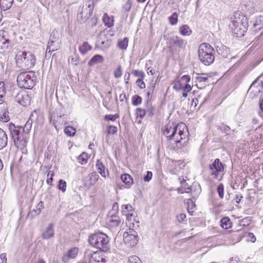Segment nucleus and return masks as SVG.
Returning a JSON list of instances; mask_svg holds the SVG:
<instances>
[{
    "instance_id": "nucleus-42",
    "label": "nucleus",
    "mask_w": 263,
    "mask_h": 263,
    "mask_svg": "<svg viewBox=\"0 0 263 263\" xmlns=\"http://www.w3.org/2000/svg\"><path fill=\"white\" fill-rule=\"evenodd\" d=\"M217 191L220 198H223L224 196V186L221 183L219 184L217 187Z\"/></svg>"
},
{
    "instance_id": "nucleus-40",
    "label": "nucleus",
    "mask_w": 263,
    "mask_h": 263,
    "mask_svg": "<svg viewBox=\"0 0 263 263\" xmlns=\"http://www.w3.org/2000/svg\"><path fill=\"white\" fill-rule=\"evenodd\" d=\"M133 3L132 0H127V2L122 6L123 10L125 12H128L130 11Z\"/></svg>"
},
{
    "instance_id": "nucleus-45",
    "label": "nucleus",
    "mask_w": 263,
    "mask_h": 263,
    "mask_svg": "<svg viewBox=\"0 0 263 263\" xmlns=\"http://www.w3.org/2000/svg\"><path fill=\"white\" fill-rule=\"evenodd\" d=\"M208 79V77L205 73H202L196 77V80L199 82H206Z\"/></svg>"
},
{
    "instance_id": "nucleus-38",
    "label": "nucleus",
    "mask_w": 263,
    "mask_h": 263,
    "mask_svg": "<svg viewBox=\"0 0 263 263\" xmlns=\"http://www.w3.org/2000/svg\"><path fill=\"white\" fill-rule=\"evenodd\" d=\"M178 14L176 12L174 13L171 16L168 17L170 23L172 25H176L178 22Z\"/></svg>"
},
{
    "instance_id": "nucleus-39",
    "label": "nucleus",
    "mask_w": 263,
    "mask_h": 263,
    "mask_svg": "<svg viewBox=\"0 0 263 263\" xmlns=\"http://www.w3.org/2000/svg\"><path fill=\"white\" fill-rule=\"evenodd\" d=\"M66 182L65 181L61 179L59 181V184L58 185V187L59 190L62 191L63 192H65L66 190Z\"/></svg>"
},
{
    "instance_id": "nucleus-26",
    "label": "nucleus",
    "mask_w": 263,
    "mask_h": 263,
    "mask_svg": "<svg viewBox=\"0 0 263 263\" xmlns=\"http://www.w3.org/2000/svg\"><path fill=\"white\" fill-rule=\"evenodd\" d=\"M92 47L87 42H85L83 44L79 46V51L83 54H85L88 51L91 50Z\"/></svg>"
},
{
    "instance_id": "nucleus-17",
    "label": "nucleus",
    "mask_w": 263,
    "mask_h": 263,
    "mask_svg": "<svg viewBox=\"0 0 263 263\" xmlns=\"http://www.w3.org/2000/svg\"><path fill=\"white\" fill-rule=\"evenodd\" d=\"M78 249L76 247L69 249L67 252L63 255L62 260L64 263H68L70 259L75 258L78 253Z\"/></svg>"
},
{
    "instance_id": "nucleus-3",
    "label": "nucleus",
    "mask_w": 263,
    "mask_h": 263,
    "mask_svg": "<svg viewBox=\"0 0 263 263\" xmlns=\"http://www.w3.org/2000/svg\"><path fill=\"white\" fill-rule=\"evenodd\" d=\"M215 53L214 48L209 43H203L198 47V59L204 65L209 66L214 62Z\"/></svg>"
},
{
    "instance_id": "nucleus-34",
    "label": "nucleus",
    "mask_w": 263,
    "mask_h": 263,
    "mask_svg": "<svg viewBox=\"0 0 263 263\" xmlns=\"http://www.w3.org/2000/svg\"><path fill=\"white\" fill-rule=\"evenodd\" d=\"M65 134L69 137L73 136L76 132V129L71 126H68L64 129Z\"/></svg>"
},
{
    "instance_id": "nucleus-55",
    "label": "nucleus",
    "mask_w": 263,
    "mask_h": 263,
    "mask_svg": "<svg viewBox=\"0 0 263 263\" xmlns=\"http://www.w3.org/2000/svg\"><path fill=\"white\" fill-rule=\"evenodd\" d=\"M118 210H119V206H118V203L117 202L114 203V204L112 205V211L113 212L112 213H114L116 215V213H118Z\"/></svg>"
},
{
    "instance_id": "nucleus-11",
    "label": "nucleus",
    "mask_w": 263,
    "mask_h": 263,
    "mask_svg": "<svg viewBox=\"0 0 263 263\" xmlns=\"http://www.w3.org/2000/svg\"><path fill=\"white\" fill-rule=\"evenodd\" d=\"M123 240L128 246H135L138 241L137 232L133 229H128L123 234Z\"/></svg>"
},
{
    "instance_id": "nucleus-14",
    "label": "nucleus",
    "mask_w": 263,
    "mask_h": 263,
    "mask_svg": "<svg viewBox=\"0 0 263 263\" xmlns=\"http://www.w3.org/2000/svg\"><path fill=\"white\" fill-rule=\"evenodd\" d=\"M7 32L4 30H0V50L3 52H9L11 49V41L6 37Z\"/></svg>"
},
{
    "instance_id": "nucleus-53",
    "label": "nucleus",
    "mask_w": 263,
    "mask_h": 263,
    "mask_svg": "<svg viewBox=\"0 0 263 263\" xmlns=\"http://www.w3.org/2000/svg\"><path fill=\"white\" fill-rule=\"evenodd\" d=\"M219 129L224 133H226L229 132L231 128L229 126L222 124V125L219 126Z\"/></svg>"
},
{
    "instance_id": "nucleus-15",
    "label": "nucleus",
    "mask_w": 263,
    "mask_h": 263,
    "mask_svg": "<svg viewBox=\"0 0 263 263\" xmlns=\"http://www.w3.org/2000/svg\"><path fill=\"white\" fill-rule=\"evenodd\" d=\"M15 100L20 105L26 106L30 104L31 98L27 92L23 91L16 95Z\"/></svg>"
},
{
    "instance_id": "nucleus-54",
    "label": "nucleus",
    "mask_w": 263,
    "mask_h": 263,
    "mask_svg": "<svg viewBox=\"0 0 263 263\" xmlns=\"http://www.w3.org/2000/svg\"><path fill=\"white\" fill-rule=\"evenodd\" d=\"M185 218H186V215L184 214L181 213L177 216V221L180 223L183 221L185 219Z\"/></svg>"
},
{
    "instance_id": "nucleus-7",
    "label": "nucleus",
    "mask_w": 263,
    "mask_h": 263,
    "mask_svg": "<svg viewBox=\"0 0 263 263\" xmlns=\"http://www.w3.org/2000/svg\"><path fill=\"white\" fill-rule=\"evenodd\" d=\"M35 80L33 72H22L17 76V83L21 88L31 89L35 85Z\"/></svg>"
},
{
    "instance_id": "nucleus-61",
    "label": "nucleus",
    "mask_w": 263,
    "mask_h": 263,
    "mask_svg": "<svg viewBox=\"0 0 263 263\" xmlns=\"http://www.w3.org/2000/svg\"><path fill=\"white\" fill-rule=\"evenodd\" d=\"M229 263H240V259L237 257H233L230 259Z\"/></svg>"
},
{
    "instance_id": "nucleus-24",
    "label": "nucleus",
    "mask_w": 263,
    "mask_h": 263,
    "mask_svg": "<svg viewBox=\"0 0 263 263\" xmlns=\"http://www.w3.org/2000/svg\"><path fill=\"white\" fill-rule=\"evenodd\" d=\"M103 58L102 55L96 54L94 55L88 62V65L90 66H93L94 65L102 63L103 62Z\"/></svg>"
},
{
    "instance_id": "nucleus-59",
    "label": "nucleus",
    "mask_w": 263,
    "mask_h": 263,
    "mask_svg": "<svg viewBox=\"0 0 263 263\" xmlns=\"http://www.w3.org/2000/svg\"><path fill=\"white\" fill-rule=\"evenodd\" d=\"M248 237L250 239V241L254 242L256 240V237L254 236V235L252 233H248Z\"/></svg>"
},
{
    "instance_id": "nucleus-2",
    "label": "nucleus",
    "mask_w": 263,
    "mask_h": 263,
    "mask_svg": "<svg viewBox=\"0 0 263 263\" xmlns=\"http://www.w3.org/2000/svg\"><path fill=\"white\" fill-rule=\"evenodd\" d=\"M163 134L167 140H173L176 143H179L187 137L189 132L187 126L183 123L177 125L170 123L165 126Z\"/></svg>"
},
{
    "instance_id": "nucleus-21",
    "label": "nucleus",
    "mask_w": 263,
    "mask_h": 263,
    "mask_svg": "<svg viewBox=\"0 0 263 263\" xmlns=\"http://www.w3.org/2000/svg\"><path fill=\"white\" fill-rule=\"evenodd\" d=\"M8 142V137L6 132L0 128V149L5 147Z\"/></svg>"
},
{
    "instance_id": "nucleus-63",
    "label": "nucleus",
    "mask_w": 263,
    "mask_h": 263,
    "mask_svg": "<svg viewBox=\"0 0 263 263\" xmlns=\"http://www.w3.org/2000/svg\"><path fill=\"white\" fill-rule=\"evenodd\" d=\"M182 81H185L186 83H188L190 81V77L189 76L185 75L181 77Z\"/></svg>"
},
{
    "instance_id": "nucleus-49",
    "label": "nucleus",
    "mask_w": 263,
    "mask_h": 263,
    "mask_svg": "<svg viewBox=\"0 0 263 263\" xmlns=\"http://www.w3.org/2000/svg\"><path fill=\"white\" fill-rule=\"evenodd\" d=\"M117 132V128L114 125H109L107 127V133L108 134H115Z\"/></svg>"
},
{
    "instance_id": "nucleus-18",
    "label": "nucleus",
    "mask_w": 263,
    "mask_h": 263,
    "mask_svg": "<svg viewBox=\"0 0 263 263\" xmlns=\"http://www.w3.org/2000/svg\"><path fill=\"white\" fill-rule=\"evenodd\" d=\"M53 224L49 223L43 231L42 237L44 239H49L54 237V230Z\"/></svg>"
},
{
    "instance_id": "nucleus-23",
    "label": "nucleus",
    "mask_w": 263,
    "mask_h": 263,
    "mask_svg": "<svg viewBox=\"0 0 263 263\" xmlns=\"http://www.w3.org/2000/svg\"><path fill=\"white\" fill-rule=\"evenodd\" d=\"M253 27L255 31L260 30L263 28V16H259L256 18L253 23Z\"/></svg>"
},
{
    "instance_id": "nucleus-57",
    "label": "nucleus",
    "mask_w": 263,
    "mask_h": 263,
    "mask_svg": "<svg viewBox=\"0 0 263 263\" xmlns=\"http://www.w3.org/2000/svg\"><path fill=\"white\" fill-rule=\"evenodd\" d=\"M1 91L2 93H4L6 92L5 84L3 81H0V92Z\"/></svg>"
},
{
    "instance_id": "nucleus-48",
    "label": "nucleus",
    "mask_w": 263,
    "mask_h": 263,
    "mask_svg": "<svg viewBox=\"0 0 263 263\" xmlns=\"http://www.w3.org/2000/svg\"><path fill=\"white\" fill-rule=\"evenodd\" d=\"M133 74L135 76V77H138L139 78V79H144V77H145V74L144 73V72L142 71H139L138 70H135L133 72Z\"/></svg>"
},
{
    "instance_id": "nucleus-35",
    "label": "nucleus",
    "mask_w": 263,
    "mask_h": 263,
    "mask_svg": "<svg viewBox=\"0 0 263 263\" xmlns=\"http://www.w3.org/2000/svg\"><path fill=\"white\" fill-rule=\"evenodd\" d=\"M187 211L189 213L192 215L194 212V209L195 207V204L192 199H189L187 202Z\"/></svg>"
},
{
    "instance_id": "nucleus-29",
    "label": "nucleus",
    "mask_w": 263,
    "mask_h": 263,
    "mask_svg": "<svg viewBox=\"0 0 263 263\" xmlns=\"http://www.w3.org/2000/svg\"><path fill=\"white\" fill-rule=\"evenodd\" d=\"M13 2V0H0V6L3 10H6L11 7Z\"/></svg>"
},
{
    "instance_id": "nucleus-1",
    "label": "nucleus",
    "mask_w": 263,
    "mask_h": 263,
    "mask_svg": "<svg viewBox=\"0 0 263 263\" xmlns=\"http://www.w3.org/2000/svg\"><path fill=\"white\" fill-rule=\"evenodd\" d=\"M31 126L32 122L29 120L26 123L24 127L16 126L12 123L9 124V129L10 136L16 147L22 149L26 146L27 135L31 130Z\"/></svg>"
},
{
    "instance_id": "nucleus-28",
    "label": "nucleus",
    "mask_w": 263,
    "mask_h": 263,
    "mask_svg": "<svg viewBox=\"0 0 263 263\" xmlns=\"http://www.w3.org/2000/svg\"><path fill=\"white\" fill-rule=\"evenodd\" d=\"M96 167L99 171V173L101 174L102 177H106V173L105 171V167L102 163V162L100 160H98L96 163Z\"/></svg>"
},
{
    "instance_id": "nucleus-4",
    "label": "nucleus",
    "mask_w": 263,
    "mask_h": 263,
    "mask_svg": "<svg viewBox=\"0 0 263 263\" xmlns=\"http://www.w3.org/2000/svg\"><path fill=\"white\" fill-rule=\"evenodd\" d=\"M15 53V62L20 67L31 68L34 66L35 58L31 52L17 50Z\"/></svg>"
},
{
    "instance_id": "nucleus-56",
    "label": "nucleus",
    "mask_w": 263,
    "mask_h": 263,
    "mask_svg": "<svg viewBox=\"0 0 263 263\" xmlns=\"http://www.w3.org/2000/svg\"><path fill=\"white\" fill-rule=\"evenodd\" d=\"M148 90L147 91V92L146 93V95H147V98H149V96L152 95V94L153 93V92L154 90L155 86L152 85L151 87H148Z\"/></svg>"
},
{
    "instance_id": "nucleus-27",
    "label": "nucleus",
    "mask_w": 263,
    "mask_h": 263,
    "mask_svg": "<svg viewBox=\"0 0 263 263\" xmlns=\"http://www.w3.org/2000/svg\"><path fill=\"white\" fill-rule=\"evenodd\" d=\"M221 227L224 229H228L231 227L232 222L230 218L228 217L222 218L220 221Z\"/></svg>"
},
{
    "instance_id": "nucleus-9",
    "label": "nucleus",
    "mask_w": 263,
    "mask_h": 263,
    "mask_svg": "<svg viewBox=\"0 0 263 263\" xmlns=\"http://www.w3.org/2000/svg\"><path fill=\"white\" fill-rule=\"evenodd\" d=\"M226 167V164L222 163L219 159H216L209 166L211 175L219 180H221Z\"/></svg>"
},
{
    "instance_id": "nucleus-43",
    "label": "nucleus",
    "mask_w": 263,
    "mask_h": 263,
    "mask_svg": "<svg viewBox=\"0 0 263 263\" xmlns=\"http://www.w3.org/2000/svg\"><path fill=\"white\" fill-rule=\"evenodd\" d=\"M129 263H142L139 257L136 255L130 256L128 258Z\"/></svg>"
},
{
    "instance_id": "nucleus-37",
    "label": "nucleus",
    "mask_w": 263,
    "mask_h": 263,
    "mask_svg": "<svg viewBox=\"0 0 263 263\" xmlns=\"http://www.w3.org/2000/svg\"><path fill=\"white\" fill-rule=\"evenodd\" d=\"M142 98L138 95H135L132 97V104L134 106H138L142 103Z\"/></svg>"
},
{
    "instance_id": "nucleus-58",
    "label": "nucleus",
    "mask_w": 263,
    "mask_h": 263,
    "mask_svg": "<svg viewBox=\"0 0 263 263\" xmlns=\"http://www.w3.org/2000/svg\"><path fill=\"white\" fill-rule=\"evenodd\" d=\"M6 92L4 93H2L1 91L0 92V104H3L5 102V100L6 99Z\"/></svg>"
},
{
    "instance_id": "nucleus-41",
    "label": "nucleus",
    "mask_w": 263,
    "mask_h": 263,
    "mask_svg": "<svg viewBox=\"0 0 263 263\" xmlns=\"http://www.w3.org/2000/svg\"><path fill=\"white\" fill-rule=\"evenodd\" d=\"M0 120L3 122H7L9 120L8 111L0 114Z\"/></svg>"
},
{
    "instance_id": "nucleus-64",
    "label": "nucleus",
    "mask_w": 263,
    "mask_h": 263,
    "mask_svg": "<svg viewBox=\"0 0 263 263\" xmlns=\"http://www.w3.org/2000/svg\"><path fill=\"white\" fill-rule=\"evenodd\" d=\"M71 63H73L74 65H77L78 62V59L77 57H71Z\"/></svg>"
},
{
    "instance_id": "nucleus-8",
    "label": "nucleus",
    "mask_w": 263,
    "mask_h": 263,
    "mask_svg": "<svg viewBox=\"0 0 263 263\" xmlns=\"http://www.w3.org/2000/svg\"><path fill=\"white\" fill-rule=\"evenodd\" d=\"M93 8L92 1H85L77 15L78 21L81 23L85 22L91 16Z\"/></svg>"
},
{
    "instance_id": "nucleus-19",
    "label": "nucleus",
    "mask_w": 263,
    "mask_h": 263,
    "mask_svg": "<svg viewBox=\"0 0 263 263\" xmlns=\"http://www.w3.org/2000/svg\"><path fill=\"white\" fill-rule=\"evenodd\" d=\"M44 203L41 201L36 205V209L33 210L29 213L28 216H30L31 218H33L35 216L39 215L42 211V210L44 208Z\"/></svg>"
},
{
    "instance_id": "nucleus-6",
    "label": "nucleus",
    "mask_w": 263,
    "mask_h": 263,
    "mask_svg": "<svg viewBox=\"0 0 263 263\" xmlns=\"http://www.w3.org/2000/svg\"><path fill=\"white\" fill-rule=\"evenodd\" d=\"M109 241L108 237L103 233L94 234L89 237L90 244L104 252L109 249Z\"/></svg>"
},
{
    "instance_id": "nucleus-12",
    "label": "nucleus",
    "mask_w": 263,
    "mask_h": 263,
    "mask_svg": "<svg viewBox=\"0 0 263 263\" xmlns=\"http://www.w3.org/2000/svg\"><path fill=\"white\" fill-rule=\"evenodd\" d=\"M101 251H93L87 249L84 253V259L88 263H100L102 262L103 258L100 256Z\"/></svg>"
},
{
    "instance_id": "nucleus-36",
    "label": "nucleus",
    "mask_w": 263,
    "mask_h": 263,
    "mask_svg": "<svg viewBox=\"0 0 263 263\" xmlns=\"http://www.w3.org/2000/svg\"><path fill=\"white\" fill-rule=\"evenodd\" d=\"M88 160V155L85 153H82L78 157V160L81 164H86Z\"/></svg>"
},
{
    "instance_id": "nucleus-50",
    "label": "nucleus",
    "mask_w": 263,
    "mask_h": 263,
    "mask_svg": "<svg viewBox=\"0 0 263 263\" xmlns=\"http://www.w3.org/2000/svg\"><path fill=\"white\" fill-rule=\"evenodd\" d=\"M54 176V173L53 172H49L47 174V179L46 180V182L48 184H51L53 179L52 177Z\"/></svg>"
},
{
    "instance_id": "nucleus-25",
    "label": "nucleus",
    "mask_w": 263,
    "mask_h": 263,
    "mask_svg": "<svg viewBox=\"0 0 263 263\" xmlns=\"http://www.w3.org/2000/svg\"><path fill=\"white\" fill-rule=\"evenodd\" d=\"M121 180L127 186L126 187L128 188L131 184L133 183L132 177L127 174H124L122 175L121 176Z\"/></svg>"
},
{
    "instance_id": "nucleus-47",
    "label": "nucleus",
    "mask_w": 263,
    "mask_h": 263,
    "mask_svg": "<svg viewBox=\"0 0 263 263\" xmlns=\"http://www.w3.org/2000/svg\"><path fill=\"white\" fill-rule=\"evenodd\" d=\"M145 110L142 108H138L136 110V115L137 117L143 118L145 116Z\"/></svg>"
},
{
    "instance_id": "nucleus-62",
    "label": "nucleus",
    "mask_w": 263,
    "mask_h": 263,
    "mask_svg": "<svg viewBox=\"0 0 263 263\" xmlns=\"http://www.w3.org/2000/svg\"><path fill=\"white\" fill-rule=\"evenodd\" d=\"M192 89V87L190 85L186 84L183 88L184 91L190 92Z\"/></svg>"
},
{
    "instance_id": "nucleus-20",
    "label": "nucleus",
    "mask_w": 263,
    "mask_h": 263,
    "mask_svg": "<svg viewBox=\"0 0 263 263\" xmlns=\"http://www.w3.org/2000/svg\"><path fill=\"white\" fill-rule=\"evenodd\" d=\"M216 50L219 54L222 57L227 58L230 54V48L226 46L222 45L221 46H217L216 47Z\"/></svg>"
},
{
    "instance_id": "nucleus-5",
    "label": "nucleus",
    "mask_w": 263,
    "mask_h": 263,
    "mask_svg": "<svg viewBox=\"0 0 263 263\" xmlns=\"http://www.w3.org/2000/svg\"><path fill=\"white\" fill-rule=\"evenodd\" d=\"M237 17L236 15L232 17L231 23L229 24V27L231 29L233 34L237 37L243 36L247 30V23L246 18H244L243 15Z\"/></svg>"
},
{
    "instance_id": "nucleus-31",
    "label": "nucleus",
    "mask_w": 263,
    "mask_h": 263,
    "mask_svg": "<svg viewBox=\"0 0 263 263\" xmlns=\"http://www.w3.org/2000/svg\"><path fill=\"white\" fill-rule=\"evenodd\" d=\"M133 210V206L129 204L123 205L121 207V213L123 215L129 214Z\"/></svg>"
},
{
    "instance_id": "nucleus-30",
    "label": "nucleus",
    "mask_w": 263,
    "mask_h": 263,
    "mask_svg": "<svg viewBox=\"0 0 263 263\" xmlns=\"http://www.w3.org/2000/svg\"><path fill=\"white\" fill-rule=\"evenodd\" d=\"M99 178V176L97 174L96 172H92L89 174L88 176V178L89 179V185H93L98 180Z\"/></svg>"
},
{
    "instance_id": "nucleus-44",
    "label": "nucleus",
    "mask_w": 263,
    "mask_h": 263,
    "mask_svg": "<svg viewBox=\"0 0 263 263\" xmlns=\"http://www.w3.org/2000/svg\"><path fill=\"white\" fill-rule=\"evenodd\" d=\"M114 74L116 78H119L122 76V68L120 65H119L118 67L115 69L114 72Z\"/></svg>"
},
{
    "instance_id": "nucleus-51",
    "label": "nucleus",
    "mask_w": 263,
    "mask_h": 263,
    "mask_svg": "<svg viewBox=\"0 0 263 263\" xmlns=\"http://www.w3.org/2000/svg\"><path fill=\"white\" fill-rule=\"evenodd\" d=\"M152 176V173L150 171H147L146 172V175H145L143 177V180L145 182H148L151 180Z\"/></svg>"
},
{
    "instance_id": "nucleus-10",
    "label": "nucleus",
    "mask_w": 263,
    "mask_h": 263,
    "mask_svg": "<svg viewBox=\"0 0 263 263\" xmlns=\"http://www.w3.org/2000/svg\"><path fill=\"white\" fill-rule=\"evenodd\" d=\"M60 35V33L58 31L54 30L52 31L49 39L46 52L51 53L60 48L61 40Z\"/></svg>"
},
{
    "instance_id": "nucleus-32",
    "label": "nucleus",
    "mask_w": 263,
    "mask_h": 263,
    "mask_svg": "<svg viewBox=\"0 0 263 263\" xmlns=\"http://www.w3.org/2000/svg\"><path fill=\"white\" fill-rule=\"evenodd\" d=\"M128 43V39L124 37L123 40L119 41L118 43V47L122 50H126Z\"/></svg>"
},
{
    "instance_id": "nucleus-46",
    "label": "nucleus",
    "mask_w": 263,
    "mask_h": 263,
    "mask_svg": "<svg viewBox=\"0 0 263 263\" xmlns=\"http://www.w3.org/2000/svg\"><path fill=\"white\" fill-rule=\"evenodd\" d=\"M119 117L118 114L115 115H107L104 117V119L107 121H115L117 118Z\"/></svg>"
},
{
    "instance_id": "nucleus-52",
    "label": "nucleus",
    "mask_w": 263,
    "mask_h": 263,
    "mask_svg": "<svg viewBox=\"0 0 263 263\" xmlns=\"http://www.w3.org/2000/svg\"><path fill=\"white\" fill-rule=\"evenodd\" d=\"M143 79H138L136 82L137 85L141 89H143L145 87V84L144 82L143 81Z\"/></svg>"
},
{
    "instance_id": "nucleus-22",
    "label": "nucleus",
    "mask_w": 263,
    "mask_h": 263,
    "mask_svg": "<svg viewBox=\"0 0 263 263\" xmlns=\"http://www.w3.org/2000/svg\"><path fill=\"white\" fill-rule=\"evenodd\" d=\"M102 20L105 25L107 27H111L114 25V17L112 15L109 16L106 13L104 14Z\"/></svg>"
},
{
    "instance_id": "nucleus-16",
    "label": "nucleus",
    "mask_w": 263,
    "mask_h": 263,
    "mask_svg": "<svg viewBox=\"0 0 263 263\" xmlns=\"http://www.w3.org/2000/svg\"><path fill=\"white\" fill-rule=\"evenodd\" d=\"M121 220L120 217L110 212L107 219V223L110 227H117L120 225Z\"/></svg>"
},
{
    "instance_id": "nucleus-60",
    "label": "nucleus",
    "mask_w": 263,
    "mask_h": 263,
    "mask_svg": "<svg viewBox=\"0 0 263 263\" xmlns=\"http://www.w3.org/2000/svg\"><path fill=\"white\" fill-rule=\"evenodd\" d=\"M0 259L1 261H2V262L7 263V257H6V254L5 253H2L0 255Z\"/></svg>"
},
{
    "instance_id": "nucleus-13",
    "label": "nucleus",
    "mask_w": 263,
    "mask_h": 263,
    "mask_svg": "<svg viewBox=\"0 0 263 263\" xmlns=\"http://www.w3.org/2000/svg\"><path fill=\"white\" fill-rule=\"evenodd\" d=\"M186 44V40L178 36L171 37L168 43V48L170 50H173L175 47L183 49L185 48Z\"/></svg>"
},
{
    "instance_id": "nucleus-33",
    "label": "nucleus",
    "mask_w": 263,
    "mask_h": 263,
    "mask_svg": "<svg viewBox=\"0 0 263 263\" xmlns=\"http://www.w3.org/2000/svg\"><path fill=\"white\" fill-rule=\"evenodd\" d=\"M179 32L182 35H189L192 31L189 27L185 25L180 27Z\"/></svg>"
}]
</instances>
